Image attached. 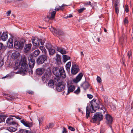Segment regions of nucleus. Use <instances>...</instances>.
I'll return each mask as SVG.
<instances>
[{
  "label": "nucleus",
  "mask_w": 133,
  "mask_h": 133,
  "mask_svg": "<svg viewBox=\"0 0 133 133\" xmlns=\"http://www.w3.org/2000/svg\"><path fill=\"white\" fill-rule=\"evenodd\" d=\"M103 115L100 112H96L95 113L94 116L93 117L92 119L94 123L96 122H100L102 120Z\"/></svg>",
  "instance_id": "423d86ee"
},
{
  "label": "nucleus",
  "mask_w": 133,
  "mask_h": 133,
  "mask_svg": "<svg viewBox=\"0 0 133 133\" xmlns=\"http://www.w3.org/2000/svg\"><path fill=\"white\" fill-rule=\"evenodd\" d=\"M48 55H40L38 58L37 62L38 64H41L43 63L45 61H46Z\"/></svg>",
  "instance_id": "0eeeda50"
},
{
  "label": "nucleus",
  "mask_w": 133,
  "mask_h": 133,
  "mask_svg": "<svg viewBox=\"0 0 133 133\" xmlns=\"http://www.w3.org/2000/svg\"><path fill=\"white\" fill-rule=\"evenodd\" d=\"M62 133H67L66 129L65 127H63V129L62 132Z\"/></svg>",
  "instance_id": "de8ad7c7"
},
{
  "label": "nucleus",
  "mask_w": 133,
  "mask_h": 133,
  "mask_svg": "<svg viewBox=\"0 0 133 133\" xmlns=\"http://www.w3.org/2000/svg\"><path fill=\"white\" fill-rule=\"evenodd\" d=\"M49 12L51 14V16H48L50 19H54L55 17V16L56 14V11H54L53 9H51L50 10Z\"/></svg>",
  "instance_id": "6ab92c4d"
},
{
  "label": "nucleus",
  "mask_w": 133,
  "mask_h": 133,
  "mask_svg": "<svg viewBox=\"0 0 133 133\" xmlns=\"http://www.w3.org/2000/svg\"><path fill=\"white\" fill-rule=\"evenodd\" d=\"M49 127V128H52L54 126L53 124L52 123H49L48 125Z\"/></svg>",
  "instance_id": "603ef678"
},
{
  "label": "nucleus",
  "mask_w": 133,
  "mask_h": 133,
  "mask_svg": "<svg viewBox=\"0 0 133 133\" xmlns=\"http://www.w3.org/2000/svg\"><path fill=\"white\" fill-rule=\"evenodd\" d=\"M13 40L12 39H9L8 41V46L10 48H11L12 47L13 45Z\"/></svg>",
  "instance_id": "bb28decb"
},
{
  "label": "nucleus",
  "mask_w": 133,
  "mask_h": 133,
  "mask_svg": "<svg viewBox=\"0 0 133 133\" xmlns=\"http://www.w3.org/2000/svg\"><path fill=\"white\" fill-rule=\"evenodd\" d=\"M71 65V62H68L66 64V68L68 71H69L70 69Z\"/></svg>",
  "instance_id": "f704fd0d"
},
{
  "label": "nucleus",
  "mask_w": 133,
  "mask_h": 133,
  "mask_svg": "<svg viewBox=\"0 0 133 133\" xmlns=\"http://www.w3.org/2000/svg\"><path fill=\"white\" fill-rule=\"evenodd\" d=\"M97 40L98 41V42H99V41H100V38H97Z\"/></svg>",
  "instance_id": "774afa93"
},
{
  "label": "nucleus",
  "mask_w": 133,
  "mask_h": 133,
  "mask_svg": "<svg viewBox=\"0 0 133 133\" xmlns=\"http://www.w3.org/2000/svg\"><path fill=\"white\" fill-rule=\"evenodd\" d=\"M132 55V52L131 51H129L128 52V56L129 59L130 58L131 56Z\"/></svg>",
  "instance_id": "79ce46f5"
},
{
  "label": "nucleus",
  "mask_w": 133,
  "mask_h": 133,
  "mask_svg": "<svg viewBox=\"0 0 133 133\" xmlns=\"http://www.w3.org/2000/svg\"><path fill=\"white\" fill-rule=\"evenodd\" d=\"M87 96L88 98L90 99H91L93 97V96L92 95L89 94H87Z\"/></svg>",
  "instance_id": "3c124183"
},
{
  "label": "nucleus",
  "mask_w": 133,
  "mask_h": 133,
  "mask_svg": "<svg viewBox=\"0 0 133 133\" xmlns=\"http://www.w3.org/2000/svg\"><path fill=\"white\" fill-rule=\"evenodd\" d=\"M80 89L79 87H78L77 89L74 91V92L76 94H78L80 92Z\"/></svg>",
  "instance_id": "a19ab883"
},
{
  "label": "nucleus",
  "mask_w": 133,
  "mask_h": 133,
  "mask_svg": "<svg viewBox=\"0 0 133 133\" xmlns=\"http://www.w3.org/2000/svg\"><path fill=\"white\" fill-rule=\"evenodd\" d=\"M4 64V62L3 59L2 58L0 59V67L3 66Z\"/></svg>",
  "instance_id": "a18cd8bd"
},
{
  "label": "nucleus",
  "mask_w": 133,
  "mask_h": 133,
  "mask_svg": "<svg viewBox=\"0 0 133 133\" xmlns=\"http://www.w3.org/2000/svg\"><path fill=\"white\" fill-rule=\"evenodd\" d=\"M20 54L17 51H15L12 53V57L13 59H15L16 58L19 56Z\"/></svg>",
  "instance_id": "b1692460"
},
{
  "label": "nucleus",
  "mask_w": 133,
  "mask_h": 133,
  "mask_svg": "<svg viewBox=\"0 0 133 133\" xmlns=\"http://www.w3.org/2000/svg\"><path fill=\"white\" fill-rule=\"evenodd\" d=\"M29 94H33L34 93V92H33L32 91H28L27 92Z\"/></svg>",
  "instance_id": "052dcab7"
},
{
  "label": "nucleus",
  "mask_w": 133,
  "mask_h": 133,
  "mask_svg": "<svg viewBox=\"0 0 133 133\" xmlns=\"http://www.w3.org/2000/svg\"><path fill=\"white\" fill-rule=\"evenodd\" d=\"M70 57L66 55L63 56V62H65L68 60L70 59Z\"/></svg>",
  "instance_id": "cd10ccee"
},
{
  "label": "nucleus",
  "mask_w": 133,
  "mask_h": 133,
  "mask_svg": "<svg viewBox=\"0 0 133 133\" xmlns=\"http://www.w3.org/2000/svg\"><path fill=\"white\" fill-rule=\"evenodd\" d=\"M27 60L26 58H23L20 61L19 64L21 66V72H23L24 74L28 71V66L27 63Z\"/></svg>",
  "instance_id": "20e7f679"
},
{
  "label": "nucleus",
  "mask_w": 133,
  "mask_h": 133,
  "mask_svg": "<svg viewBox=\"0 0 133 133\" xmlns=\"http://www.w3.org/2000/svg\"><path fill=\"white\" fill-rule=\"evenodd\" d=\"M83 76V74L81 73L73 80V82L75 83H77L79 82L82 79Z\"/></svg>",
  "instance_id": "f8f14e48"
},
{
  "label": "nucleus",
  "mask_w": 133,
  "mask_h": 133,
  "mask_svg": "<svg viewBox=\"0 0 133 133\" xmlns=\"http://www.w3.org/2000/svg\"><path fill=\"white\" fill-rule=\"evenodd\" d=\"M29 74H32L33 73V71L32 69H30V70L29 71Z\"/></svg>",
  "instance_id": "bf43d9fd"
},
{
  "label": "nucleus",
  "mask_w": 133,
  "mask_h": 133,
  "mask_svg": "<svg viewBox=\"0 0 133 133\" xmlns=\"http://www.w3.org/2000/svg\"><path fill=\"white\" fill-rule=\"evenodd\" d=\"M68 129H69L70 130L72 131H74L75 130V128L72 127H71L70 126H68Z\"/></svg>",
  "instance_id": "c03bdc74"
},
{
  "label": "nucleus",
  "mask_w": 133,
  "mask_h": 133,
  "mask_svg": "<svg viewBox=\"0 0 133 133\" xmlns=\"http://www.w3.org/2000/svg\"><path fill=\"white\" fill-rule=\"evenodd\" d=\"M57 50L62 54H65L66 53L65 49L61 47H57Z\"/></svg>",
  "instance_id": "4be33fe9"
},
{
  "label": "nucleus",
  "mask_w": 133,
  "mask_h": 133,
  "mask_svg": "<svg viewBox=\"0 0 133 133\" xmlns=\"http://www.w3.org/2000/svg\"><path fill=\"white\" fill-rule=\"evenodd\" d=\"M6 123L10 125H16L17 124L16 122L13 121V118L11 117H9L7 118L6 120Z\"/></svg>",
  "instance_id": "ddd939ff"
},
{
  "label": "nucleus",
  "mask_w": 133,
  "mask_h": 133,
  "mask_svg": "<svg viewBox=\"0 0 133 133\" xmlns=\"http://www.w3.org/2000/svg\"><path fill=\"white\" fill-rule=\"evenodd\" d=\"M106 119L109 124H111L113 121L112 117L109 115L107 114L106 115Z\"/></svg>",
  "instance_id": "f3484780"
},
{
  "label": "nucleus",
  "mask_w": 133,
  "mask_h": 133,
  "mask_svg": "<svg viewBox=\"0 0 133 133\" xmlns=\"http://www.w3.org/2000/svg\"><path fill=\"white\" fill-rule=\"evenodd\" d=\"M65 6L64 4H63L61 6H57L55 9V11L56 12L58 11L59 10H62L64 9V6Z\"/></svg>",
  "instance_id": "a878e982"
},
{
  "label": "nucleus",
  "mask_w": 133,
  "mask_h": 133,
  "mask_svg": "<svg viewBox=\"0 0 133 133\" xmlns=\"http://www.w3.org/2000/svg\"><path fill=\"white\" fill-rule=\"evenodd\" d=\"M8 75H6V76H4L3 77H2V78H5L6 77H8Z\"/></svg>",
  "instance_id": "69168bd1"
},
{
  "label": "nucleus",
  "mask_w": 133,
  "mask_h": 133,
  "mask_svg": "<svg viewBox=\"0 0 133 133\" xmlns=\"http://www.w3.org/2000/svg\"><path fill=\"white\" fill-rule=\"evenodd\" d=\"M79 69L77 65H72L71 69V73L73 75H75L78 72Z\"/></svg>",
  "instance_id": "9b49d317"
},
{
  "label": "nucleus",
  "mask_w": 133,
  "mask_h": 133,
  "mask_svg": "<svg viewBox=\"0 0 133 133\" xmlns=\"http://www.w3.org/2000/svg\"><path fill=\"white\" fill-rule=\"evenodd\" d=\"M6 118L5 116L3 115H0V123L4 122L5 121Z\"/></svg>",
  "instance_id": "72a5a7b5"
},
{
  "label": "nucleus",
  "mask_w": 133,
  "mask_h": 133,
  "mask_svg": "<svg viewBox=\"0 0 133 133\" xmlns=\"http://www.w3.org/2000/svg\"><path fill=\"white\" fill-rule=\"evenodd\" d=\"M89 86V83L86 81H85L81 85V87L83 88L85 90H86L87 89H88Z\"/></svg>",
  "instance_id": "aec40b11"
},
{
  "label": "nucleus",
  "mask_w": 133,
  "mask_h": 133,
  "mask_svg": "<svg viewBox=\"0 0 133 133\" xmlns=\"http://www.w3.org/2000/svg\"><path fill=\"white\" fill-rule=\"evenodd\" d=\"M11 13V11L10 10L7 11L6 12V14L7 16H10Z\"/></svg>",
  "instance_id": "864d4df0"
},
{
  "label": "nucleus",
  "mask_w": 133,
  "mask_h": 133,
  "mask_svg": "<svg viewBox=\"0 0 133 133\" xmlns=\"http://www.w3.org/2000/svg\"><path fill=\"white\" fill-rule=\"evenodd\" d=\"M3 47V44L2 43H0V50H1Z\"/></svg>",
  "instance_id": "13d9d810"
},
{
  "label": "nucleus",
  "mask_w": 133,
  "mask_h": 133,
  "mask_svg": "<svg viewBox=\"0 0 133 133\" xmlns=\"http://www.w3.org/2000/svg\"><path fill=\"white\" fill-rule=\"evenodd\" d=\"M8 37V36L7 33L5 32H4L1 35V39L2 40L5 41L7 39Z\"/></svg>",
  "instance_id": "5701e85b"
},
{
  "label": "nucleus",
  "mask_w": 133,
  "mask_h": 133,
  "mask_svg": "<svg viewBox=\"0 0 133 133\" xmlns=\"http://www.w3.org/2000/svg\"><path fill=\"white\" fill-rule=\"evenodd\" d=\"M124 24H128V21L127 19L125 18L124 21Z\"/></svg>",
  "instance_id": "5fc2aeb1"
},
{
  "label": "nucleus",
  "mask_w": 133,
  "mask_h": 133,
  "mask_svg": "<svg viewBox=\"0 0 133 133\" xmlns=\"http://www.w3.org/2000/svg\"><path fill=\"white\" fill-rule=\"evenodd\" d=\"M7 130L11 132L15 131L16 130V128L12 127H9L7 128Z\"/></svg>",
  "instance_id": "c756f323"
},
{
  "label": "nucleus",
  "mask_w": 133,
  "mask_h": 133,
  "mask_svg": "<svg viewBox=\"0 0 133 133\" xmlns=\"http://www.w3.org/2000/svg\"><path fill=\"white\" fill-rule=\"evenodd\" d=\"M40 53L39 50L37 49L35 50L32 53L33 55L35 57H37L38 55Z\"/></svg>",
  "instance_id": "473e14b6"
},
{
  "label": "nucleus",
  "mask_w": 133,
  "mask_h": 133,
  "mask_svg": "<svg viewBox=\"0 0 133 133\" xmlns=\"http://www.w3.org/2000/svg\"><path fill=\"white\" fill-rule=\"evenodd\" d=\"M125 11L127 12H128L129 11L128 8V7H126V8H125Z\"/></svg>",
  "instance_id": "680f3d73"
},
{
  "label": "nucleus",
  "mask_w": 133,
  "mask_h": 133,
  "mask_svg": "<svg viewBox=\"0 0 133 133\" xmlns=\"http://www.w3.org/2000/svg\"><path fill=\"white\" fill-rule=\"evenodd\" d=\"M21 122L25 126L28 127H30L32 125V123H29L28 122H26L23 120L21 121Z\"/></svg>",
  "instance_id": "4468645a"
},
{
  "label": "nucleus",
  "mask_w": 133,
  "mask_h": 133,
  "mask_svg": "<svg viewBox=\"0 0 133 133\" xmlns=\"http://www.w3.org/2000/svg\"><path fill=\"white\" fill-rule=\"evenodd\" d=\"M50 31L55 35L61 36L64 34L62 30L59 29H56L52 28L51 29Z\"/></svg>",
  "instance_id": "6e6552de"
},
{
  "label": "nucleus",
  "mask_w": 133,
  "mask_h": 133,
  "mask_svg": "<svg viewBox=\"0 0 133 133\" xmlns=\"http://www.w3.org/2000/svg\"><path fill=\"white\" fill-rule=\"evenodd\" d=\"M51 74V72L50 69H47L44 74L42 77V80L44 83H46L48 81Z\"/></svg>",
  "instance_id": "39448f33"
},
{
  "label": "nucleus",
  "mask_w": 133,
  "mask_h": 133,
  "mask_svg": "<svg viewBox=\"0 0 133 133\" xmlns=\"http://www.w3.org/2000/svg\"><path fill=\"white\" fill-rule=\"evenodd\" d=\"M28 61H29V65L30 68H33L35 65V60L33 59L30 58V59H29Z\"/></svg>",
  "instance_id": "dca6fc26"
},
{
  "label": "nucleus",
  "mask_w": 133,
  "mask_h": 133,
  "mask_svg": "<svg viewBox=\"0 0 133 133\" xmlns=\"http://www.w3.org/2000/svg\"><path fill=\"white\" fill-rule=\"evenodd\" d=\"M39 48L44 55H48L47 53L46 50L44 47L42 46H41L39 47Z\"/></svg>",
  "instance_id": "c85d7f7f"
},
{
  "label": "nucleus",
  "mask_w": 133,
  "mask_h": 133,
  "mask_svg": "<svg viewBox=\"0 0 133 133\" xmlns=\"http://www.w3.org/2000/svg\"><path fill=\"white\" fill-rule=\"evenodd\" d=\"M104 129L101 128V129L100 133H104Z\"/></svg>",
  "instance_id": "4d7b16f0"
},
{
  "label": "nucleus",
  "mask_w": 133,
  "mask_h": 133,
  "mask_svg": "<svg viewBox=\"0 0 133 133\" xmlns=\"http://www.w3.org/2000/svg\"><path fill=\"white\" fill-rule=\"evenodd\" d=\"M53 74L56 76V78H58L60 76V78H62L64 79L66 77V74L64 69L63 68H61L59 70L57 67H54L52 70Z\"/></svg>",
  "instance_id": "f03ea898"
},
{
  "label": "nucleus",
  "mask_w": 133,
  "mask_h": 133,
  "mask_svg": "<svg viewBox=\"0 0 133 133\" xmlns=\"http://www.w3.org/2000/svg\"><path fill=\"white\" fill-rule=\"evenodd\" d=\"M97 80L98 82L100 83L101 82V78L99 76H97Z\"/></svg>",
  "instance_id": "49530a36"
},
{
  "label": "nucleus",
  "mask_w": 133,
  "mask_h": 133,
  "mask_svg": "<svg viewBox=\"0 0 133 133\" xmlns=\"http://www.w3.org/2000/svg\"><path fill=\"white\" fill-rule=\"evenodd\" d=\"M75 87L74 85H71L69 86L68 88V93L66 94L68 95L70 92H73L75 90Z\"/></svg>",
  "instance_id": "a211bd4d"
},
{
  "label": "nucleus",
  "mask_w": 133,
  "mask_h": 133,
  "mask_svg": "<svg viewBox=\"0 0 133 133\" xmlns=\"http://www.w3.org/2000/svg\"><path fill=\"white\" fill-rule=\"evenodd\" d=\"M16 118L17 119H21V118L20 117L18 116H17L16 117Z\"/></svg>",
  "instance_id": "e2e57ef3"
},
{
  "label": "nucleus",
  "mask_w": 133,
  "mask_h": 133,
  "mask_svg": "<svg viewBox=\"0 0 133 133\" xmlns=\"http://www.w3.org/2000/svg\"><path fill=\"white\" fill-rule=\"evenodd\" d=\"M96 100L93 99L91 101L90 103L88 105L86 108V117L88 118L90 115V109L92 113L95 112L96 110L99 109V107L96 102Z\"/></svg>",
  "instance_id": "f257e3e1"
},
{
  "label": "nucleus",
  "mask_w": 133,
  "mask_h": 133,
  "mask_svg": "<svg viewBox=\"0 0 133 133\" xmlns=\"http://www.w3.org/2000/svg\"><path fill=\"white\" fill-rule=\"evenodd\" d=\"M60 56L58 54L56 55V59L57 61H59L60 59Z\"/></svg>",
  "instance_id": "37998d69"
},
{
  "label": "nucleus",
  "mask_w": 133,
  "mask_h": 133,
  "mask_svg": "<svg viewBox=\"0 0 133 133\" xmlns=\"http://www.w3.org/2000/svg\"><path fill=\"white\" fill-rule=\"evenodd\" d=\"M20 133H28V131L26 130H20L19 131Z\"/></svg>",
  "instance_id": "58836bf2"
},
{
  "label": "nucleus",
  "mask_w": 133,
  "mask_h": 133,
  "mask_svg": "<svg viewBox=\"0 0 133 133\" xmlns=\"http://www.w3.org/2000/svg\"><path fill=\"white\" fill-rule=\"evenodd\" d=\"M45 47L48 50L50 49L51 48H52L53 47L52 46L49 42H48L46 44Z\"/></svg>",
  "instance_id": "c9c22d12"
},
{
  "label": "nucleus",
  "mask_w": 133,
  "mask_h": 133,
  "mask_svg": "<svg viewBox=\"0 0 133 133\" xmlns=\"http://www.w3.org/2000/svg\"><path fill=\"white\" fill-rule=\"evenodd\" d=\"M39 43H41V45H43L44 43V42L43 41H42V39H39Z\"/></svg>",
  "instance_id": "8fccbe9b"
},
{
  "label": "nucleus",
  "mask_w": 133,
  "mask_h": 133,
  "mask_svg": "<svg viewBox=\"0 0 133 133\" xmlns=\"http://www.w3.org/2000/svg\"><path fill=\"white\" fill-rule=\"evenodd\" d=\"M86 9L85 8H83L80 9H79L78 10V12L79 13H81L84 11Z\"/></svg>",
  "instance_id": "ea45409f"
},
{
  "label": "nucleus",
  "mask_w": 133,
  "mask_h": 133,
  "mask_svg": "<svg viewBox=\"0 0 133 133\" xmlns=\"http://www.w3.org/2000/svg\"><path fill=\"white\" fill-rule=\"evenodd\" d=\"M54 81L56 83L55 84L56 86L57 90L58 92H60L64 90L65 88V83L63 81H61L60 79L55 78L54 79Z\"/></svg>",
  "instance_id": "7ed1b4c3"
},
{
  "label": "nucleus",
  "mask_w": 133,
  "mask_h": 133,
  "mask_svg": "<svg viewBox=\"0 0 133 133\" xmlns=\"http://www.w3.org/2000/svg\"><path fill=\"white\" fill-rule=\"evenodd\" d=\"M100 110L101 112V114L102 113H104L106 111L105 109L104 106H102V107L100 109Z\"/></svg>",
  "instance_id": "4c0bfd02"
},
{
  "label": "nucleus",
  "mask_w": 133,
  "mask_h": 133,
  "mask_svg": "<svg viewBox=\"0 0 133 133\" xmlns=\"http://www.w3.org/2000/svg\"><path fill=\"white\" fill-rule=\"evenodd\" d=\"M55 83L54 81V80L53 81L52 80H50L48 82V86L52 88H54V84H55Z\"/></svg>",
  "instance_id": "393cba45"
},
{
  "label": "nucleus",
  "mask_w": 133,
  "mask_h": 133,
  "mask_svg": "<svg viewBox=\"0 0 133 133\" xmlns=\"http://www.w3.org/2000/svg\"><path fill=\"white\" fill-rule=\"evenodd\" d=\"M115 8V11L117 14H118L119 11V7H118V4L117 3H115L114 4Z\"/></svg>",
  "instance_id": "7c9ffc66"
},
{
  "label": "nucleus",
  "mask_w": 133,
  "mask_h": 133,
  "mask_svg": "<svg viewBox=\"0 0 133 133\" xmlns=\"http://www.w3.org/2000/svg\"><path fill=\"white\" fill-rule=\"evenodd\" d=\"M84 6H87L88 5H89L91 7H92V5L90 1H88L85 2L84 3Z\"/></svg>",
  "instance_id": "e433bc0d"
},
{
  "label": "nucleus",
  "mask_w": 133,
  "mask_h": 133,
  "mask_svg": "<svg viewBox=\"0 0 133 133\" xmlns=\"http://www.w3.org/2000/svg\"><path fill=\"white\" fill-rule=\"evenodd\" d=\"M32 43L35 46H39V40L37 38H34L32 40Z\"/></svg>",
  "instance_id": "2eb2a0df"
},
{
  "label": "nucleus",
  "mask_w": 133,
  "mask_h": 133,
  "mask_svg": "<svg viewBox=\"0 0 133 133\" xmlns=\"http://www.w3.org/2000/svg\"><path fill=\"white\" fill-rule=\"evenodd\" d=\"M81 55H82V56L83 55V56H84V54H83V52L81 51Z\"/></svg>",
  "instance_id": "338daca9"
},
{
  "label": "nucleus",
  "mask_w": 133,
  "mask_h": 133,
  "mask_svg": "<svg viewBox=\"0 0 133 133\" xmlns=\"http://www.w3.org/2000/svg\"><path fill=\"white\" fill-rule=\"evenodd\" d=\"M50 56L53 55L55 53V50L52 48H51L48 50Z\"/></svg>",
  "instance_id": "2f4dec72"
},
{
  "label": "nucleus",
  "mask_w": 133,
  "mask_h": 133,
  "mask_svg": "<svg viewBox=\"0 0 133 133\" xmlns=\"http://www.w3.org/2000/svg\"><path fill=\"white\" fill-rule=\"evenodd\" d=\"M39 125H41L43 121V119L42 118H39L38 119Z\"/></svg>",
  "instance_id": "09e8293b"
},
{
  "label": "nucleus",
  "mask_w": 133,
  "mask_h": 133,
  "mask_svg": "<svg viewBox=\"0 0 133 133\" xmlns=\"http://www.w3.org/2000/svg\"><path fill=\"white\" fill-rule=\"evenodd\" d=\"M31 45V44H25L24 48V51L26 52H28L30 49Z\"/></svg>",
  "instance_id": "412c9836"
},
{
  "label": "nucleus",
  "mask_w": 133,
  "mask_h": 133,
  "mask_svg": "<svg viewBox=\"0 0 133 133\" xmlns=\"http://www.w3.org/2000/svg\"><path fill=\"white\" fill-rule=\"evenodd\" d=\"M48 64H45L43 65V68L37 69L36 70L37 74L38 75H41L44 72L46 69L49 68L48 67Z\"/></svg>",
  "instance_id": "1a4fd4ad"
},
{
  "label": "nucleus",
  "mask_w": 133,
  "mask_h": 133,
  "mask_svg": "<svg viewBox=\"0 0 133 133\" xmlns=\"http://www.w3.org/2000/svg\"><path fill=\"white\" fill-rule=\"evenodd\" d=\"M24 44V43L23 42H19L15 41L14 43V47L16 49H22Z\"/></svg>",
  "instance_id": "9d476101"
},
{
  "label": "nucleus",
  "mask_w": 133,
  "mask_h": 133,
  "mask_svg": "<svg viewBox=\"0 0 133 133\" xmlns=\"http://www.w3.org/2000/svg\"><path fill=\"white\" fill-rule=\"evenodd\" d=\"M48 128H49V125H48L46 126L45 127V129H48Z\"/></svg>",
  "instance_id": "0e129e2a"
},
{
  "label": "nucleus",
  "mask_w": 133,
  "mask_h": 133,
  "mask_svg": "<svg viewBox=\"0 0 133 133\" xmlns=\"http://www.w3.org/2000/svg\"><path fill=\"white\" fill-rule=\"evenodd\" d=\"M111 107L113 110H115L116 109V107H115V106H114V105H111Z\"/></svg>",
  "instance_id": "6e6d98bb"
}]
</instances>
